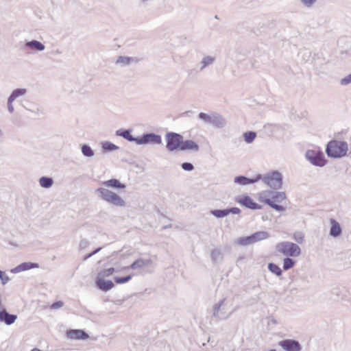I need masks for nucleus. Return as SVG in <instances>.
Returning a JSON list of instances; mask_svg holds the SVG:
<instances>
[{
  "label": "nucleus",
  "mask_w": 351,
  "mask_h": 351,
  "mask_svg": "<svg viewBox=\"0 0 351 351\" xmlns=\"http://www.w3.org/2000/svg\"><path fill=\"white\" fill-rule=\"evenodd\" d=\"M95 194L108 204L119 207L125 206V202L119 195L106 188L100 187L97 189Z\"/></svg>",
  "instance_id": "nucleus-1"
},
{
  "label": "nucleus",
  "mask_w": 351,
  "mask_h": 351,
  "mask_svg": "<svg viewBox=\"0 0 351 351\" xmlns=\"http://www.w3.org/2000/svg\"><path fill=\"white\" fill-rule=\"evenodd\" d=\"M276 250L286 257H297L301 254V249L299 245L289 241L278 243L276 245Z\"/></svg>",
  "instance_id": "nucleus-2"
},
{
  "label": "nucleus",
  "mask_w": 351,
  "mask_h": 351,
  "mask_svg": "<svg viewBox=\"0 0 351 351\" xmlns=\"http://www.w3.org/2000/svg\"><path fill=\"white\" fill-rule=\"evenodd\" d=\"M348 151V145L346 142L332 141L328 143L326 152L328 156L339 158L345 156Z\"/></svg>",
  "instance_id": "nucleus-3"
},
{
  "label": "nucleus",
  "mask_w": 351,
  "mask_h": 351,
  "mask_svg": "<svg viewBox=\"0 0 351 351\" xmlns=\"http://www.w3.org/2000/svg\"><path fill=\"white\" fill-rule=\"evenodd\" d=\"M269 237V234L268 232L258 231L250 236L238 238L236 240V243L241 246H247L265 240Z\"/></svg>",
  "instance_id": "nucleus-4"
},
{
  "label": "nucleus",
  "mask_w": 351,
  "mask_h": 351,
  "mask_svg": "<svg viewBox=\"0 0 351 351\" xmlns=\"http://www.w3.org/2000/svg\"><path fill=\"white\" fill-rule=\"evenodd\" d=\"M261 180L267 186L273 189H280L282 186V176L278 171H274L271 173L262 176Z\"/></svg>",
  "instance_id": "nucleus-5"
},
{
  "label": "nucleus",
  "mask_w": 351,
  "mask_h": 351,
  "mask_svg": "<svg viewBox=\"0 0 351 351\" xmlns=\"http://www.w3.org/2000/svg\"><path fill=\"white\" fill-rule=\"evenodd\" d=\"M287 198L286 194L282 191H273L270 198H266L264 202L273 209L277 211H284L285 207L278 204L285 201Z\"/></svg>",
  "instance_id": "nucleus-6"
},
{
  "label": "nucleus",
  "mask_w": 351,
  "mask_h": 351,
  "mask_svg": "<svg viewBox=\"0 0 351 351\" xmlns=\"http://www.w3.org/2000/svg\"><path fill=\"white\" fill-rule=\"evenodd\" d=\"M183 136L176 132H167L165 135L167 142L166 148L169 152H173L177 149L180 150Z\"/></svg>",
  "instance_id": "nucleus-7"
},
{
  "label": "nucleus",
  "mask_w": 351,
  "mask_h": 351,
  "mask_svg": "<svg viewBox=\"0 0 351 351\" xmlns=\"http://www.w3.org/2000/svg\"><path fill=\"white\" fill-rule=\"evenodd\" d=\"M305 156L313 165L323 167L326 164V160L324 158V154L319 151L308 150L306 152Z\"/></svg>",
  "instance_id": "nucleus-8"
},
{
  "label": "nucleus",
  "mask_w": 351,
  "mask_h": 351,
  "mask_svg": "<svg viewBox=\"0 0 351 351\" xmlns=\"http://www.w3.org/2000/svg\"><path fill=\"white\" fill-rule=\"evenodd\" d=\"M162 142L160 135L155 133H146L142 136L138 137L137 145H160Z\"/></svg>",
  "instance_id": "nucleus-9"
},
{
  "label": "nucleus",
  "mask_w": 351,
  "mask_h": 351,
  "mask_svg": "<svg viewBox=\"0 0 351 351\" xmlns=\"http://www.w3.org/2000/svg\"><path fill=\"white\" fill-rule=\"evenodd\" d=\"M225 299H222L219 303L215 304L213 307V317L217 319H226L230 317L232 313H227L225 305Z\"/></svg>",
  "instance_id": "nucleus-10"
},
{
  "label": "nucleus",
  "mask_w": 351,
  "mask_h": 351,
  "mask_svg": "<svg viewBox=\"0 0 351 351\" xmlns=\"http://www.w3.org/2000/svg\"><path fill=\"white\" fill-rule=\"evenodd\" d=\"M278 345L285 351H301L302 346L295 339H286L278 342Z\"/></svg>",
  "instance_id": "nucleus-11"
},
{
  "label": "nucleus",
  "mask_w": 351,
  "mask_h": 351,
  "mask_svg": "<svg viewBox=\"0 0 351 351\" xmlns=\"http://www.w3.org/2000/svg\"><path fill=\"white\" fill-rule=\"evenodd\" d=\"M236 201L241 205L252 210L261 208V206L254 202V200L248 195L237 197L236 198Z\"/></svg>",
  "instance_id": "nucleus-12"
},
{
  "label": "nucleus",
  "mask_w": 351,
  "mask_h": 351,
  "mask_svg": "<svg viewBox=\"0 0 351 351\" xmlns=\"http://www.w3.org/2000/svg\"><path fill=\"white\" fill-rule=\"evenodd\" d=\"M66 337L70 339L86 340L89 338V335L82 330L71 329L66 331Z\"/></svg>",
  "instance_id": "nucleus-13"
},
{
  "label": "nucleus",
  "mask_w": 351,
  "mask_h": 351,
  "mask_svg": "<svg viewBox=\"0 0 351 351\" xmlns=\"http://www.w3.org/2000/svg\"><path fill=\"white\" fill-rule=\"evenodd\" d=\"M152 264V260L150 258H138L130 265L124 267V269H140Z\"/></svg>",
  "instance_id": "nucleus-14"
},
{
  "label": "nucleus",
  "mask_w": 351,
  "mask_h": 351,
  "mask_svg": "<svg viewBox=\"0 0 351 351\" xmlns=\"http://www.w3.org/2000/svg\"><path fill=\"white\" fill-rule=\"evenodd\" d=\"M261 174L256 175L254 178H248L244 176H239L234 178V183L239 185H248L254 184L261 180Z\"/></svg>",
  "instance_id": "nucleus-15"
},
{
  "label": "nucleus",
  "mask_w": 351,
  "mask_h": 351,
  "mask_svg": "<svg viewBox=\"0 0 351 351\" xmlns=\"http://www.w3.org/2000/svg\"><path fill=\"white\" fill-rule=\"evenodd\" d=\"M39 265L36 263L25 262L16 267L12 268L10 271L13 274H17L21 271H27L31 269L38 268Z\"/></svg>",
  "instance_id": "nucleus-16"
},
{
  "label": "nucleus",
  "mask_w": 351,
  "mask_h": 351,
  "mask_svg": "<svg viewBox=\"0 0 351 351\" xmlns=\"http://www.w3.org/2000/svg\"><path fill=\"white\" fill-rule=\"evenodd\" d=\"M17 316L14 314H10L5 309L0 311V322H4L7 325H11L15 322Z\"/></svg>",
  "instance_id": "nucleus-17"
},
{
  "label": "nucleus",
  "mask_w": 351,
  "mask_h": 351,
  "mask_svg": "<svg viewBox=\"0 0 351 351\" xmlns=\"http://www.w3.org/2000/svg\"><path fill=\"white\" fill-rule=\"evenodd\" d=\"M218 128H222L226 126V119L217 112H212V118L210 123Z\"/></svg>",
  "instance_id": "nucleus-18"
},
{
  "label": "nucleus",
  "mask_w": 351,
  "mask_h": 351,
  "mask_svg": "<svg viewBox=\"0 0 351 351\" xmlns=\"http://www.w3.org/2000/svg\"><path fill=\"white\" fill-rule=\"evenodd\" d=\"M330 235L332 237H338L342 232L340 224L334 219L330 220Z\"/></svg>",
  "instance_id": "nucleus-19"
},
{
  "label": "nucleus",
  "mask_w": 351,
  "mask_h": 351,
  "mask_svg": "<svg viewBox=\"0 0 351 351\" xmlns=\"http://www.w3.org/2000/svg\"><path fill=\"white\" fill-rule=\"evenodd\" d=\"M97 287L103 291H108L113 288L114 284L111 280H106L101 278H97Z\"/></svg>",
  "instance_id": "nucleus-20"
},
{
  "label": "nucleus",
  "mask_w": 351,
  "mask_h": 351,
  "mask_svg": "<svg viewBox=\"0 0 351 351\" xmlns=\"http://www.w3.org/2000/svg\"><path fill=\"white\" fill-rule=\"evenodd\" d=\"M215 62V57L212 56H204L199 62V71L202 72L204 69L211 65Z\"/></svg>",
  "instance_id": "nucleus-21"
},
{
  "label": "nucleus",
  "mask_w": 351,
  "mask_h": 351,
  "mask_svg": "<svg viewBox=\"0 0 351 351\" xmlns=\"http://www.w3.org/2000/svg\"><path fill=\"white\" fill-rule=\"evenodd\" d=\"M181 151L185 150H193L195 152H197L199 150V145L192 140H186L182 141V144L180 147Z\"/></svg>",
  "instance_id": "nucleus-22"
},
{
  "label": "nucleus",
  "mask_w": 351,
  "mask_h": 351,
  "mask_svg": "<svg viewBox=\"0 0 351 351\" xmlns=\"http://www.w3.org/2000/svg\"><path fill=\"white\" fill-rule=\"evenodd\" d=\"M130 132V130L120 129L116 131V135L121 136L130 142H135L137 144L138 137L133 136Z\"/></svg>",
  "instance_id": "nucleus-23"
},
{
  "label": "nucleus",
  "mask_w": 351,
  "mask_h": 351,
  "mask_svg": "<svg viewBox=\"0 0 351 351\" xmlns=\"http://www.w3.org/2000/svg\"><path fill=\"white\" fill-rule=\"evenodd\" d=\"M25 46L27 48L35 50L36 51H42L45 49V46L41 42L36 40H32L27 42Z\"/></svg>",
  "instance_id": "nucleus-24"
},
{
  "label": "nucleus",
  "mask_w": 351,
  "mask_h": 351,
  "mask_svg": "<svg viewBox=\"0 0 351 351\" xmlns=\"http://www.w3.org/2000/svg\"><path fill=\"white\" fill-rule=\"evenodd\" d=\"M102 185L108 188L125 189L126 186L121 183L117 179H110L102 182Z\"/></svg>",
  "instance_id": "nucleus-25"
},
{
  "label": "nucleus",
  "mask_w": 351,
  "mask_h": 351,
  "mask_svg": "<svg viewBox=\"0 0 351 351\" xmlns=\"http://www.w3.org/2000/svg\"><path fill=\"white\" fill-rule=\"evenodd\" d=\"M27 90L26 88L14 89L8 99L12 101H14L17 98L25 95L27 93Z\"/></svg>",
  "instance_id": "nucleus-26"
},
{
  "label": "nucleus",
  "mask_w": 351,
  "mask_h": 351,
  "mask_svg": "<svg viewBox=\"0 0 351 351\" xmlns=\"http://www.w3.org/2000/svg\"><path fill=\"white\" fill-rule=\"evenodd\" d=\"M133 62H134V58L120 56L117 57L116 64L125 66L130 64Z\"/></svg>",
  "instance_id": "nucleus-27"
},
{
  "label": "nucleus",
  "mask_w": 351,
  "mask_h": 351,
  "mask_svg": "<svg viewBox=\"0 0 351 351\" xmlns=\"http://www.w3.org/2000/svg\"><path fill=\"white\" fill-rule=\"evenodd\" d=\"M40 185L45 189H49L52 186L53 180L50 177L43 176L39 179Z\"/></svg>",
  "instance_id": "nucleus-28"
},
{
  "label": "nucleus",
  "mask_w": 351,
  "mask_h": 351,
  "mask_svg": "<svg viewBox=\"0 0 351 351\" xmlns=\"http://www.w3.org/2000/svg\"><path fill=\"white\" fill-rule=\"evenodd\" d=\"M82 154L88 158L93 157L95 154L94 151L93 149L86 144H84L81 147Z\"/></svg>",
  "instance_id": "nucleus-29"
},
{
  "label": "nucleus",
  "mask_w": 351,
  "mask_h": 351,
  "mask_svg": "<svg viewBox=\"0 0 351 351\" xmlns=\"http://www.w3.org/2000/svg\"><path fill=\"white\" fill-rule=\"evenodd\" d=\"M114 271H115V269L114 267L104 269L98 273L97 278L104 279L105 277H109V276H112Z\"/></svg>",
  "instance_id": "nucleus-30"
},
{
  "label": "nucleus",
  "mask_w": 351,
  "mask_h": 351,
  "mask_svg": "<svg viewBox=\"0 0 351 351\" xmlns=\"http://www.w3.org/2000/svg\"><path fill=\"white\" fill-rule=\"evenodd\" d=\"M268 269L277 276H280L282 274V271L280 269V267L273 263H270L268 264Z\"/></svg>",
  "instance_id": "nucleus-31"
},
{
  "label": "nucleus",
  "mask_w": 351,
  "mask_h": 351,
  "mask_svg": "<svg viewBox=\"0 0 351 351\" xmlns=\"http://www.w3.org/2000/svg\"><path fill=\"white\" fill-rule=\"evenodd\" d=\"M295 261L290 257L283 259V269L287 271L294 267Z\"/></svg>",
  "instance_id": "nucleus-32"
},
{
  "label": "nucleus",
  "mask_w": 351,
  "mask_h": 351,
  "mask_svg": "<svg viewBox=\"0 0 351 351\" xmlns=\"http://www.w3.org/2000/svg\"><path fill=\"white\" fill-rule=\"evenodd\" d=\"M243 136L244 141L247 143H252L256 137V133L255 132L249 131L244 132Z\"/></svg>",
  "instance_id": "nucleus-33"
},
{
  "label": "nucleus",
  "mask_w": 351,
  "mask_h": 351,
  "mask_svg": "<svg viewBox=\"0 0 351 351\" xmlns=\"http://www.w3.org/2000/svg\"><path fill=\"white\" fill-rule=\"evenodd\" d=\"M210 213L217 218H223V217L228 215L227 208L223 209V210H220V209L211 210Z\"/></svg>",
  "instance_id": "nucleus-34"
},
{
  "label": "nucleus",
  "mask_w": 351,
  "mask_h": 351,
  "mask_svg": "<svg viewBox=\"0 0 351 351\" xmlns=\"http://www.w3.org/2000/svg\"><path fill=\"white\" fill-rule=\"evenodd\" d=\"M102 148L106 151H114L119 149V147L110 141L102 143Z\"/></svg>",
  "instance_id": "nucleus-35"
},
{
  "label": "nucleus",
  "mask_w": 351,
  "mask_h": 351,
  "mask_svg": "<svg viewBox=\"0 0 351 351\" xmlns=\"http://www.w3.org/2000/svg\"><path fill=\"white\" fill-rule=\"evenodd\" d=\"M198 117L199 119L202 120L205 123L210 124L212 118V112L210 114L200 112L199 113Z\"/></svg>",
  "instance_id": "nucleus-36"
},
{
  "label": "nucleus",
  "mask_w": 351,
  "mask_h": 351,
  "mask_svg": "<svg viewBox=\"0 0 351 351\" xmlns=\"http://www.w3.org/2000/svg\"><path fill=\"white\" fill-rule=\"evenodd\" d=\"M132 278V275H128L124 277L114 276V280L117 284H124L129 282Z\"/></svg>",
  "instance_id": "nucleus-37"
},
{
  "label": "nucleus",
  "mask_w": 351,
  "mask_h": 351,
  "mask_svg": "<svg viewBox=\"0 0 351 351\" xmlns=\"http://www.w3.org/2000/svg\"><path fill=\"white\" fill-rule=\"evenodd\" d=\"M221 256L220 250L215 248L211 251L210 257L213 262H216Z\"/></svg>",
  "instance_id": "nucleus-38"
},
{
  "label": "nucleus",
  "mask_w": 351,
  "mask_h": 351,
  "mask_svg": "<svg viewBox=\"0 0 351 351\" xmlns=\"http://www.w3.org/2000/svg\"><path fill=\"white\" fill-rule=\"evenodd\" d=\"M293 239L298 243H302L304 241V235L301 232H297L293 234Z\"/></svg>",
  "instance_id": "nucleus-39"
},
{
  "label": "nucleus",
  "mask_w": 351,
  "mask_h": 351,
  "mask_svg": "<svg viewBox=\"0 0 351 351\" xmlns=\"http://www.w3.org/2000/svg\"><path fill=\"white\" fill-rule=\"evenodd\" d=\"M301 3L306 8H312L317 1V0H300Z\"/></svg>",
  "instance_id": "nucleus-40"
},
{
  "label": "nucleus",
  "mask_w": 351,
  "mask_h": 351,
  "mask_svg": "<svg viewBox=\"0 0 351 351\" xmlns=\"http://www.w3.org/2000/svg\"><path fill=\"white\" fill-rule=\"evenodd\" d=\"M339 83L341 86H347L351 84V73L341 79Z\"/></svg>",
  "instance_id": "nucleus-41"
},
{
  "label": "nucleus",
  "mask_w": 351,
  "mask_h": 351,
  "mask_svg": "<svg viewBox=\"0 0 351 351\" xmlns=\"http://www.w3.org/2000/svg\"><path fill=\"white\" fill-rule=\"evenodd\" d=\"M181 166H182V169H184V171H191L194 169V166L191 162H183Z\"/></svg>",
  "instance_id": "nucleus-42"
},
{
  "label": "nucleus",
  "mask_w": 351,
  "mask_h": 351,
  "mask_svg": "<svg viewBox=\"0 0 351 351\" xmlns=\"http://www.w3.org/2000/svg\"><path fill=\"white\" fill-rule=\"evenodd\" d=\"M0 279L3 285H5L10 281L9 277L5 273L0 270Z\"/></svg>",
  "instance_id": "nucleus-43"
},
{
  "label": "nucleus",
  "mask_w": 351,
  "mask_h": 351,
  "mask_svg": "<svg viewBox=\"0 0 351 351\" xmlns=\"http://www.w3.org/2000/svg\"><path fill=\"white\" fill-rule=\"evenodd\" d=\"M64 306V302L62 301H58L53 303L51 306L52 309H58L62 308Z\"/></svg>",
  "instance_id": "nucleus-44"
},
{
  "label": "nucleus",
  "mask_w": 351,
  "mask_h": 351,
  "mask_svg": "<svg viewBox=\"0 0 351 351\" xmlns=\"http://www.w3.org/2000/svg\"><path fill=\"white\" fill-rule=\"evenodd\" d=\"M228 210V215L232 213V214H239L241 213V210L237 207H233L230 208H227Z\"/></svg>",
  "instance_id": "nucleus-45"
},
{
  "label": "nucleus",
  "mask_w": 351,
  "mask_h": 351,
  "mask_svg": "<svg viewBox=\"0 0 351 351\" xmlns=\"http://www.w3.org/2000/svg\"><path fill=\"white\" fill-rule=\"evenodd\" d=\"M13 102L14 101L8 99V110L9 112H10V113H13V112L14 110Z\"/></svg>",
  "instance_id": "nucleus-46"
},
{
  "label": "nucleus",
  "mask_w": 351,
  "mask_h": 351,
  "mask_svg": "<svg viewBox=\"0 0 351 351\" xmlns=\"http://www.w3.org/2000/svg\"><path fill=\"white\" fill-rule=\"evenodd\" d=\"M88 245V242L86 240H82L80 243V247L84 248L86 247Z\"/></svg>",
  "instance_id": "nucleus-47"
},
{
  "label": "nucleus",
  "mask_w": 351,
  "mask_h": 351,
  "mask_svg": "<svg viewBox=\"0 0 351 351\" xmlns=\"http://www.w3.org/2000/svg\"><path fill=\"white\" fill-rule=\"evenodd\" d=\"M123 267H119V266H117V267H114V268L115 269V271H114V272H120V271H121L125 270V269H123Z\"/></svg>",
  "instance_id": "nucleus-48"
},
{
  "label": "nucleus",
  "mask_w": 351,
  "mask_h": 351,
  "mask_svg": "<svg viewBox=\"0 0 351 351\" xmlns=\"http://www.w3.org/2000/svg\"><path fill=\"white\" fill-rule=\"evenodd\" d=\"M101 250V247H98V248H97L96 250H95L93 252H92L90 254H92V256H93V255H95L97 253H98Z\"/></svg>",
  "instance_id": "nucleus-49"
},
{
  "label": "nucleus",
  "mask_w": 351,
  "mask_h": 351,
  "mask_svg": "<svg viewBox=\"0 0 351 351\" xmlns=\"http://www.w3.org/2000/svg\"><path fill=\"white\" fill-rule=\"evenodd\" d=\"M90 257H92V254H87V255H86V256H84V261H86L88 258H90Z\"/></svg>",
  "instance_id": "nucleus-50"
},
{
  "label": "nucleus",
  "mask_w": 351,
  "mask_h": 351,
  "mask_svg": "<svg viewBox=\"0 0 351 351\" xmlns=\"http://www.w3.org/2000/svg\"><path fill=\"white\" fill-rule=\"evenodd\" d=\"M31 351H40V350L39 349H37V348H34Z\"/></svg>",
  "instance_id": "nucleus-51"
},
{
  "label": "nucleus",
  "mask_w": 351,
  "mask_h": 351,
  "mask_svg": "<svg viewBox=\"0 0 351 351\" xmlns=\"http://www.w3.org/2000/svg\"><path fill=\"white\" fill-rule=\"evenodd\" d=\"M269 351H276L275 349H271Z\"/></svg>",
  "instance_id": "nucleus-52"
}]
</instances>
